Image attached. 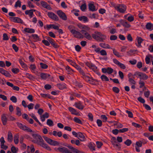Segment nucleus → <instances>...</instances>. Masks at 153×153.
<instances>
[{
	"label": "nucleus",
	"mask_w": 153,
	"mask_h": 153,
	"mask_svg": "<svg viewBox=\"0 0 153 153\" xmlns=\"http://www.w3.org/2000/svg\"><path fill=\"white\" fill-rule=\"evenodd\" d=\"M32 135L33 137L35 139L32 140L33 143H36L48 150H51L50 147L47 144L44 143V141L41 136L36 134H33Z\"/></svg>",
	"instance_id": "nucleus-1"
},
{
	"label": "nucleus",
	"mask_w": 153,
	"mask_h": 153,
	"mask_svg": "<svg viewBox=\"0 0 153 153\" xmlns=\"http://www.w3.org/2000/svg\"><path fill=\"white\" fill-rule=\"evenodd\" d=\"M92 36L94 39L99 42H103L106 38V36L105 35L97 31H95L94 33L92 35Z\"/></svg>",
	"instance_id": "nucleus-2"
},
{
	"label": "nucleus",
	"mask_w": 153,
	"mask_h": 153,
	"mask_svg": "<svg viewBox=\"0 0 153 153\" xmlns=\"http://www.w3.org/2000/svg\"><path fill=\"white\" fill-rule=\"evenodd\" d=\"M45 140L49 144L53 145L56 146L59 145V143L57 141L53 140L51 139L46 137H44Z\"/></svg>",
	"instance_id": "nucleus-3"
},
{
	"label": "nucleus",
	"mask_w": 153,
	"mask_h": 153,
	"mask_svg": "<svg viewBox=\"0 0 153 153\" xmlns=\"http://www.w3.org/2000/svg\"><path fill=\"white\" fill-rule=\"evenodd\" d=\"M116 8L117 10L119 12L124 13L126 10V7L124 5L121 4L117 6Z\"/></svg>",
	"instance_id": "nucleus-4"
},
{
	"label": "nucleus",
	"mask_w": 153,
	"mask_h": 153,
	"mask_svg": "<svg viewBox=\"0 0 153 153\" xmlns=\"http://www.w3.org/2000/svg\"><path fill=\"white\" fill-rule=\"evenodd\" d=\"M18 126L21 129L25 131H26L27 132H32V130L30 128L26 126L23 125L21 123H17Z\"/></svg>",
	"instance_id": "nucleus-5"
},
{
	"label": "nucleus",
	"mask_w": 153,
	"mask_h": 153,
	"mask_svg": "<svg viewBox=\"0 0 153 153\" xmlns=\"http://www.w3.org/2000/svg\"><path fill=\"white\" fill-rule=\"evenodd\" d=\"M57 14L62 19L66 20L67 18L66 14L61 10H59L57 11Z\"/></svg>",
	"instance_id": "nucleus-6"
},
{
	"label": "nucleus",
	"mask_w": 153,
	"mask_h": 153,
	"mask_svg": "<svg viewBox=\"0 0 153 153\" xmlns=\"http://www.w3.org/2000/svg\"><path fill=\"white\" fill-rule=\"evenodd\" d=\"M48 15L50 18L54 21H58L59 20L57 16L52 12H48Z\"/></svg>",
	"instance_id": "nucleus-7"
},
{
	"label": "nucleus",
	"mask_w": 153,
	"mask_h": 153,
	"mask_svg": "<svg viewBox=\"0 0 153 153\" xmlns=\"http://www.w3.org/2000/svg\"><path fill=\"white\" fill-rule=\"evenodd\" d=\"M80 32L84 37L88 40H91L92 39L91 36L86 30H81Z\"/></svg>",
	"instance_id": "nucleus-8"
},
{
	"label": "nucleus",
	"mask_w": 153,
	"mask_h": 153,
	"mask_svg": "<svg viewBox=\"0 0 153 153\" xmlns=\"http://www.w3.org/2000/svg\"><path fill=\"white\" fill-rule=\"evenodd\" d=\"M67 147L70 149L71 151L75 153H85V152L83 151H80L78 150L77 149L74 148L73 147L71 146H67Z\"/></svg>",
	"instance_id": "nucleus-9"
},
{
	"label": "nucleus",
	"mask_w": 153,
	"mask_h": 153,
	"mask_svg": "<svg viewBox=\"0 0 153 153\" xmlns=\"http://www.w3.org/2000/svg\"><path fill=\"white\" fill-rule=\"evenodd\" d=\"M73 34L75 37L79 39H82L84 38L83 35L80 32L76 31V30L74 32Z\"/></svg>",
	"instance_id": "nucleus-10"
},
{
	"label": "nucleus",
	"mask_w": 153,
	"mask_h": 153,
	"mask_svg": "<svg viewBox=\"0 0 153 153\" xmlns=\"http://www.w3.org/2000/svg\"><path fill=\"white\" fill-rule=\"evenodd\" d=\"M10 20L14 22L18 23H22L23 22L22 20L20 18L16 17H11L10 18Z\"/></svg>",
	"instance_id": "nucleus-11"
},
{
	"label": "nucleus",
	"mask_w": 153,
	"mask_h": 153,
	"mask_svg": "<svg viewBox=\"0 0 153 153\" xmlns=\"http://www.w3.org/2000/svg\"><path fill=\"white\" fill-rule=\"evenodd\" d=\"M0 73L6 77H10L11 76L10 74L7 71L2 68H0Z\"/></svg>",
	"instance_id": "nucleus-12"
},
{
	"label": "nucleus",
	"mask_w": 153,
	"mask_h": 153,
	"mask_svg": "<svg viewBox=\"0 0 153 153\" xmlns=\"http://www.w3.org/2000/svg\"><path fill=\"white\" fill-rule=\"evenodd\" d=\"M68 110L71 112L72 114H75L76 115L80 116V114L75 109L71 107H69L68 108Z\"/></svg>",
	"instance_id": "nucleus-13"
},
{
	"label": "nucleus",
	"mask_w": 153,
	"mask_h": 153,
	"mask_svg": "<svg viewBox=\"0 0 153 153\" xmlns=\"http://www.w3.org/2000/svg\"><path fill=\"white\" fill-rule=\"evenodd\" d=\"M57 149L59 152L62 153H68L69 151L67 148L64 147H59Z\"/></svg>",
	"instance_id": "nucleus-14"
},
{
	"label": "nucleus",
	"mask_w": 153,
	"mask_h": 153,
	"mask_svg": "<svg viewBox=\"0 0 153 153\" xmlns=\"http://www.w3.org/2000/svg\"><path fill=\"white\" fill-rule=\"evenodd\" d=\"M120 23L124 27L126 28H129L131 27L130 25L124 20L121 19L120 21Z\"/></svg>",
	"instance_id": "nucleus-15"
},
{
	"label": "nucleus",
	"mask_w": 153,
	"mask_h": 153,
	"mask_svg": "<svg viewBox=\"0 0 153 153\" xmlns=\"http://www.w3.org/2000/svg\"><path fill=\"white\" fill-rule=\"evenodd\" d=\"M1 120L4 125H5L7 123V118L6 114H3L1 116Z\"/></svg>",
	"instance_id": "nucleus-16"
},
{
	"label": "nucleus",
	"mask_w": 153,
	"mask_h": 153,
	"mask_svg": "<svg viewBox=\"0 0 153 153\" xmlns=\"http://www.w3.org/2000/svg\"><path fill=\"white\" fill-rule=\"evenodd\" d=\"M41 4L44 8L49 10H51V7L45 1H41Z\"/></svg>",
	"instance_id": "nucleus-17"
},
{
	"label": "nucleus",
	"mask_w": 153,
	"mask_h": 153,
	"mask_svg": "<svg viewBox=\"0 0 153 153\" xmlns=\"http://www.w3.org/2000/svg\"><path fill=\"white\" fill-rule=\"evenodd\" d=\"M90 69H91L98 75H100V73L98 71V70L97 69V67L94 65L93 64L92 66H91Z\"/></svg>",
	"instance_id": "nucleus-18"
},
{
	"label": "nucleus",
	"mask_w": 153,
	"mask_h": 153,
	"mask_svg": "<svg viewBox=\"0 0 153 153\" xmlns=\"http://www.w3.org/2000/svg\"><path fill=\"white\" fill-rule=\"evenodd\" d=\"M74 105L76 107L79 109L82 110L84 107V106L80 102H75Z\"/></svg>",
	"instance_id": "nucleus-19"
},
{
	"label": "nucleus",
	"mask_w": 153,
	"mask_h": 153,
	"mask_svg": "<svg viewBox=\"0 0 153 153\" xmlns=\"http://www.w3.org/2000/svg\"><path fill=\"white\" fill-rule=\"evenodd\" d=\"M88 8L89 10L94 11H96L95 7L93 4L91 3H89L88 5Z\"/></svg>",
	"instance_id": "nucleus-20"
},
{
	"label": "nucleus",
	"mask_w": 153,
	"mask_h": 153,
	"mask_svg": "<svg viewBox=\"0 0 153 153\" xmlns=\"http://www.w3.org/2000/svg\"><path fill=\"white\" fill-rule=\"evenodd\" d=\"M7 140L8 141L11 142L13 141V135L11 131H9L8 132Z\"/></svg>",
	"instance_id": "nucleus-21"
},
{
	"label": "nucleus",
	"mask_w": 153,
	"mask_h": 153,
	"mask_svg": "<svg viewBox=\"0 0 153 153\" xmlns=\"http://www.w3.org/2000/svg\"><path fill=\"white\" fill-rule=\"evenodd\" d=\"M78 19L80 21L83 20L85 22H87L88 21V18L86 16H85L79 17H78Z\"/></svg>",
	"instance_id": "nucleus-22"
},
{
	"label": "nucleus",
	"mask_w": 153,
	"mask_h": 153,
	"mask_svg": "<svg viewBox=\"0 0 153 153\" xmlns=\"http://www.w3.org/2000/svg\"><path fill=\"white\" fill-rule=\"evenodd\" d=\"M139 76L140 77V79H143V80H146L148 78V76L146 75V74L142 72L141 73V74H140Z\"/></svg>",
	"instance_id": "nucleus-23"
},
{
	"label": "nucleus",
	"mask_w": 153,
	"mask_h": 153,
	"mask_svg": "<svg viewBox=\"0 0 153 153\" xmlns=\"http://www.w3.org/2000/svg\"><path fill=\"white\" fill-rule=\"evenodd\" d=\"M99 45L100 46L104 48H110V47L109 45L105 43H101Z\"/></svg>",
	"instance_id": "nucleus-24"
},
{
	"label": "nucleus",
	"mask_w": 153,
	"mask_h": 153,
	"mask_svg": "<svg viewBox=\"0 0 153 153\" xmlns=\"http://www.w3.org/2000/svg\"><path fill=\"white\" fill-rule=\"evenodd\" d=\"M24 30L25 32L29 33H33L35 32V30L32 28H25L24 29Z\"/></svg>",
	"instance_id": "nucleus-25"
},
{
	"label": "nucleus",
	"mask_w": 153,
	"mask_h": 153,
	"mask_svg": "<svg viewBox=\"0 0 153 153\" xmlns=\"http://www.w3.org/2000/svg\"><path fill=\"white\" fill-rule=\"evenodd\" d=\"M40 76L42 78L44 79H45L49 77L50 76V75L47 74L42 73H41L40 74Z\"/></svg>",
	"instance_id": "nucleus-26"
},
{
	"label": "nucleus",
	"mask_w": 153,
	"mask_h": 153,
	"mask_svg": "<svg viewBox=\"0 0 153 153\" xmlns=\"http://www.w3.org/2000/svg\"><path fill=\"white\" fill-rule=\"evenodd\" d=\"M71 142L72 144H75L77 146H79L80 145V142L79 140H75L74 139L71 140Z\"/></svg>",
	"instance_id": "nucleus-27"
},
{
	"label": "nucleus",
	"mask_w": 153,
	"mask_h": 153,
	"mask_svg": "<svg viewBox=\"0 0 153 153\" xmlns=\"http://www.w3.org/2000/svg\"><path fill=\"white\" fill-rule=\"evenodd\" d=\"M137 40L138 44V45L137 46L138 47H141V44L142 42L143 41V40L141 37L138 36H137Z\"/></svg>",
	"instance_id": "nucleus-28"
},
{
	"label": "nucleus",
	"mask_w": 153,
	"mask_h": 153,
	"mask_svg": "<svg viewBox=\"0 0 153 153\" xmlns=\"http://www.w3.org/2000/svg\"><path fill=\"white\" fill-rule=\"evenodd\" d=\"M146 27L147 29L152 30L153 29V24L151 23H148L146 25Z\"/></svg>",
	"instance_id": "nucleus-29"
},
{
	"label": "nucleus",
	"mask_w": 153,
	"mask_h": 153,
	"mask_svg": "<svg viewBox=\"0 0 153 153\" xmlns=\"http://www.w3.org/2000/svg\"><path fill=\"white\" fill-rule=\"evenodd\" d=\"M19 136L17 134H16L14 136V141L15 144H17L19 142Z\"/></svg>",
	"instance_id": "nucleus-30"
},
{
	"label": "nucleus",
	"mask_w": 153,
	"mask_h": 153,
	"mask_svg": "<svg viewBox=\"0 0 153 153\" xmlns=\"http://www.w3.org/2000/svg\"><path fill=\"white\" fill-rule=\"evenodd\" d=\"M95 145L91 143H90L88 144V147L92 151H95Z\"/></svg>",
	"instance_id": "nucleus-31"
},
{
	"label": "nucleus",
	"mask_w": 153,
	"mask_h": 153,
	"mask_svg": "<svg viewBox=\"0 0 153 153\" xmlns=\"http://www.w3.org/2000/svg\"><path fill=\"white\" fill-rule=\"evenodd\" d=\"M25 13L26 15H28L30 18L32 17L33 13V12L31 11L30 10H26L25 12Z\"/></svg>",
	"instance_id": "nucleus-32"
},
{
	"label": "nucleus",
	"mask_w": 153,
	"mask_h": 153,
	"mask_svg": "<svg viewBox=\"0 0 153 153\" xmlns=\"http://www.w3.org/2000/svg\"><path fill=\"white\" fill-rule=\"evenodd\" d=\"M152 57V56L151 55H149L148 56H146L145 58V61L146 63L147 64H149L150 62V57Z\"/></svg>",
	"instance_id": "nucleus-33"
},
{
	"label": "nucleus",
	"mask_w": 153,
	"mask_h": 153,
	"mask_svg": "<svg viewBox=\"0 0 153 153\" xmlns=\"http://www.w3.org/2000/svg\"><path fill=\"white\" fill-rule=\"evenodd\" d=\"M26 77L30 80H33L35 79V77L33 76L28 73H26Z\"/></svg>",
	"instance_id": "nucleus-34"
},
{
	"label": "nucleus",
	"mask_w": 153,
	"mask_h": 153,
	"mask_svg": "<svg viewBox=\"0 0 153 153\" xmlns=\"http://www.w3.org/2000/svg\"><path fill=\"white\" fill-rule=\"evenodd\" d=\"M19 61L21 66L23 68H27V65L24 62L22 61V60L21 59H19Z\"/></svg>",
	"instance_id": "nucleus-35"
},
{
	"label": "nucleus",
	"mask_w": 153,
	"mask_h": 153,
	"mask_svg": "<svg viewBox=\"0 0 153 153\" xmlns=\"http://www.w3.org/2000/svg\"><path fill=\"white\" fill-rule=\"evenodd\" d=\"M57 86L58 88L62 90L66 88V87L65 85L63 84H57Z\"/></svg>",
	"instance_id": "nucleus-36"
},
{
	"label": "nucleus",
	"mask_w": 153,
	"mask_h": 153,
	"mask_svg": "<svg viewBox=\"0 0 153 153\" xmlns=\"http://www.w3.org/2000/svg\"><path fill=\"white\" fill-rule=\"evenodd\" d=\"M16 114L18 116H20L22 115V112L20 108L19 107L16 108Z\"/></svg>",
	"instance_id": "nucleus-37"
},
{
	"label": "nucleus",
	"mask_w": 153,
	"mask_h": 153,
	"mask_svg": "<svg viewBox=\"0 0 153 153\" xmlns=\"http://www.w3.org/2000/svg\"><path fill=\"white\" fill-rule=\"evenodd\" d=\"M113 53L114 54L118 57H120L121 56V55L120 54V53L117 51L115 49H114L113 50Z\"/></svg>",
	"instance_id": "nucleus-38"
},
{
	"label": "nucleus",
	"mask_w": 153,
	"mask_h": 153,
	"mask_svg": "<svg viewBox=\"0 0 153 153\" xmlns=\"http://www.w3.org/2000/svg\"><path fill=\"white\" fill-rule=\"evenodd\" d=\"M101 119L102 120L103 122H105L107 121L108 118L105 115H102L100 117Z\"/></svg>",
	"instance_id": "nucleus-39"
},
{
	"label": "nucleus",
	"mask_w": 153,
	"mask_h": 153,
	"mask_svg": "<svg viewBox=\"0 0 153 153\" xmlns=\"http://www.w3.org/2000/svg\"><path fill=\"white\" fill-rule=\"evenodd\" d=\"M47 124L50 126H52L53 125V121L50 119H48L47 120Z\"/></svg>",
	"instance_id": "nucleus-40"
},
{
	"label": "nucleus",
	"mask_w": 153,
	"mask_h": 153,
	"mask_svg": "<svg viewBox=\"0 0 153 153\" xmlns=\"http://www.w3.org/2000/svg\"><path fill=\"white\" fill-rule=\"evenodd\" d=\"M74 120L77 123L81 124H82V121L77 117H74Z\"/></svg>",
	"instance_id": "nucleus-41"
},
{
	"label": "nucleus",
	"mask_w": 153,
	"mask_h": 153,
	"mask_svg": "<svg viewBox=\"0 0 153 153\" xmlns=\"http://www.w3.org/2000/svg\"><path fill=\"white\" fill-rule=\"evenodd\" d=\"M74 27L72 25H70L68 27V29L72 34L74 33L75 30L74 29Z\"/></svg>",
	"instance_id": "nucleus-42"
},
{
	"label": "nucleus",
	"mask_w": 153,
	"mask_h": 153,
	"mask_svg": "<svg viewBox=\"0 0 153 153\" xmlns=\"http://www.w3.org/2000/svg\"><path fill=\"white\" fill-rule=\"evenodd\" d=\"M78 136L82 139V140H80V141H83L85 140V137L82 133L81 132H78Z\"/></svg>",
	"instance_id": "nucleus-43"
},
{
	"label": "nucleus",
	"mask_w": 153,
	"mask_h": 153,
	"mask_svg": "<svg viewBox=\"0 0 153 153\" xmlns=\"http://www.w3.org/2000/svg\"><path fill=\"white\" fill-rule=\"evenodd\" d=\"M101 78L102 81H108L109 79L108 77L104 75H102L101 76Z\"/></svg>",
	"instance_id": "nucleus-44"
},
{
	"label": "nucleus",
	"mask_w": 153,
	"mask_h": 153,
	"mask_svg": "<svg viewBox=\"0 0 153 153\" xmlns=\"http://www.w3.org/2000/svg\"><path fill=\"white\" fill-rule=\"evenodd\" d=\"M112 91L118 94L119 92L120 89L117 87H114L112 88Z\"/></svg>",
	"instance_id": "nucleus-45"
},
{
	"label": "nucleus",
	"mask_w": 153,
	"mask_h": 153,
	"mask_svg": "<svg viewBox=\"0 0 153 153\" xmlns=\"http://www.w3.org/2000/svg\"><path fill=\"white\" fill-rule=\"evenodd\" d=\"M132 143L131 141L129 139H127L125 142L124 143L127 146H129Z\"/></svg>",
	"instance_id": "nucleus-46"
},
{
	"label": "nucleus",
	"mask_w": 153,
	"mask_h": 153,
	"mask_svg": "<svg viewBox=\"0 0 153 153\" xmlns=\"http://www.w3.org/2000/svg\"><path fill=\"white\" fill-rule=\"evenodd\" d=\"M21 2L19 0H18L16 2L15 5V7H21Z\"/></svg>",
	"instance_id": "nucleus-47"
},
{
	"label": "nucleus",
	"mask_w": 153,
	"mask_h": 153,
	"mask_svg": "<svg viewBox=\"0 0 153 153\" xmlns=\"http://www.w3.org/2000/svg\"><path fill=\"white\" fill-rule=\"evenodd\" d=\"M86 8V5L85 3L82 4L80 6V9L82 11H84Z\"/></svg>",
	"instance_id": "nucleus-48"
},
{
	"label": "nucleus",
	"mask_w": 153,
	"mask_h": 153,
	"mask_svg": "<svg viewBox=\"0 0 153 153\" xmlns=\"http://www.w3.org/2000/svg\"><path fill=\"white\" fill-rule=\"evenodd\" d=\"M3 39L4 40H8L9 39V37L6 33H4L3 34Z\"/></svg>",
	"instance_id": "nucleus-49"
},
{
	"label": "nucleus",
	"mask_w": 153,
	"mask_h": 153,
	"mask_svg": "<svg viewBox=\"0 0 153 153\" xmlns=\"http://www.w3.org/2000/svg\"><path fill=\"white\" fill-rule=\"evenodd\" d=\"M51 44L54 48H57L59 47V46L55 43L54 41L52 42L51 43Z\"/></svg>",
	"instance_id": "nucleus-50"
},
{
	"label": "nucleus",
	"mask_w": 153,
	"mask_h": 153,
	"mask_svg": "<svg viewBox=\"0 0 153 153\" xmlns=\"http://www.w3.org/2000/svg\"><path fill=\"white\" fill-rule=\"evenodd\" d=\"M96 145L98 148L100 149L101 148V146L103 145L102 143L101 142L97 141L96 142Z\"/></svg>",
	"instance_id": "nucleus-51"
},
{
	"label": "nucleus",
	"mask_w": 153,
	"mask_h": 153,
	"mask_svg": "<svg viewBox=\"0 0 153 153\" xmlns=\"http://www.w3.org/2000/svg\"><path fill=\"white\" fill-rule=\"evenodd\" d=\"M133 78V79L130 78H129L128 81L131 84L134 85L136 83L135 81L134 80V77Z\"/></svg>",
	"instance_id": "nucleus-52"
},
{
	"label": "nucleus",
	"mask_w": 153,
	"mask_h": 153,
	"mask_svg": "<svg viewBox=\"0 0 153 153\" xmlns=\"http://www.w3.org/2000/svg\"><path fill=\"white\" fill-rule=\"evenodd\" d=\"M41 67L43 69H46L48 67V66L45 64L41 62L40 63Z\"/></svg>",
	"instance_id": "nucleus-53"
},
{
	"label": "nucleus",
	"mask_w": 153,
	"mask_h": 153,
	"mask_svg": "<svg viewBox=\"0 0 153 153\" xmlns=\"http://www.w3.org/2000/svg\"><path fill=\"white\" fill-rule=\"evenodd\" d=\"M107 73L109 74H111L113 72V69L110 67H108L107 68Z\"/></svg>",
	"instance_id": "nucleus-54"
},
{
	"label": "nucleus",
	"mask_w": 153,
	"mask_h": 153,
	"mask_svg": "<svg viewBox=\"0 0 153 153\" xmlns=\"http://www.w3.org/2000/svg\"><path fill=\"white\" fill-rule=\"evenodd\" d=\"M12 72L14 74H17L19 72V70L18 68H13L12 69Z\"/></svg>",
	"instance_id": "nucleus-55"
},
{
	"label": "nucleus",
	"mask_w": 153,
	"mask_h": 153,
	"mask_svg": "<svg viewBox=\"0 0 153 153\" xmlns=\"http://www.w3.org/2000/svg\"><path fill=\"white\" fill-rule=\"evenodd\" d=\"M88 116L89 118V120L91 121L93 120V116L92 114L90 113L88 114Z\"/></svg>",
	"instance_id": "nucleus-56"
},
{
	"label": "nucleus",
	"mask_w": 153,
	"mask_h": 153,
	"mask_svg": "<svg viewBox=\"0 0 153 153\" xmlns=\"http://www.w3.org/2000/svg\"><path fill=\"white\" fill-rule=\"evenodd\" d=\"M10 100L14 103H16L17 102V98L14 96L11 97L10 98Z\"/></svg>",
	"instance_id": "nucleus-57"
},
{
	"label": "nucleus",
	"mask_w": 153,
	"mask_h": 153,
	"mask_svg": "<svg viewBox=\"0 0 153 153\" xmlns=\"http://www.w3.org/2000/svg\"><path fill=\"white\" fill-rule=\"evenodd\" d=\"M0 142H1V146H3L5 142L3 137H1L0 139Z\"/></svg>",
	"instance_id": "nucleus-58"
},
{
	"label": "nucleus",
	"mask_w": 153,
	"mask_h": 153,
	"mask_svg": "<svg viewBox=\"0 0 153 153\" xmlns=\"http://www.w3.org/2000/svg\"><path fill=\"white\" fill-rule=\"evenodd\" d=\"M12 46L13 49L16 52H17L18 51L19 48L15 44H13Z\"/></svg>",
	"instance_id": "nucleus-59"
},
{
	"label": "nucleus",
	"mask_w": 153,
	"mask_h": 153,
	"mask_svg": "<svg viewBox=\"0 0 153 153\" xmlns=\"http://www.w3.org/2000/svg\"><path fill=\"white\" fill-rule=\"evenodd\" d=\"M100 53L101 55L102 56H106L107 54L106 51L105 50L103 49L101 50Z\"/></svg>",
	"instance_id": "nucleus-60"
},
{
	"label": "nucleus",
	"mask_w": 153,
	"mask_h": 153,
	"mask_svg": "<svg viewBox=\"0 0 153 153\" xmlns=\"http://www.w3.org/2000/svg\"><path fill=\"white\" fill-rule=\"evenodd\" d=\"M126 112L128 114V117L130 118H132L133 117V114L132 112L130 111L126 110Z\"/></svg>",
	"instance_id": "nucleus-61"
},
{
	"label": "nucleus",
	"mask_w": 153,
	"mask_h": 153,
	"mask_svg": "<svg viewBox=\"0 0 153 153\" xmlns=\"http://www.w3.org/2000/svg\"><path fill=\"white\" fill-rule=\"evenodd\" d=\"M138 100L141 103L144 104L145 102V100L144 99L141 97H139L137 98Z\"/></svg>",
	"instance_id": "nucleus-62"
},
{
	"label": "nucleus",
	"mask_w": 153,
	"mask_h": 153,
	"mask_svg": "<svg viewBox=\"0 0 153 153\" xmlns=\"http://www.w3.org/2000/svg\"><path fill=\"white\" fill-rule=\"evenodd\" d=\"M97 123L99 127L101 126L102 125V121L99 119L97 120Z\"/></svg>",
	"instance_id": "nucleus-63"
},
{
	"label": "nucleus",
	"mask_w": 153,
	"mask_h": 153,
	"mask_svg": "<svg viewBox=\"0 0 153 153\" xmlns=\"http://www.w3.org/2000/svg\"><path fill=\"white\" fill-rule=\"evenodd\" d=\"M11 151L13 153H16L17 151L16 147L14 146H13L11 147Z\"/></svg>",
	"instance_id": "nucleus-64"
}]
</instances>
